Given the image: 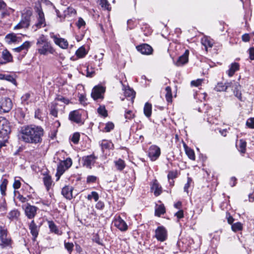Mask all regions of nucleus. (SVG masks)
<instances>
[{"label": "nucleus", "instance_id": "1", "mask_svg": "<svg viewBox=\"0 0 254 254\" xmlns=\"http://www.w3.org/2000/svg\"><path fill=\"white\" fill-rule=\"evenodd\" d=\"M44 133V129L41 127L30 125L21 127L19 136L25 143L38 144L42 142Z\"/></svg>", "mask_w": 254, "mask_h": 254}, {"label": "nucleus", "instance_id": "2", "mask_svg": "<svg viewBox=\"0 0 254 254\" xmlns=\"http://www.w3.org/2000/svg\"><path fill=\"white\" fill-rule=\"evenodd\" d=\"M37 45L38 47L37 49L39 54L42 55H47L48 54H53L55 50L52 46L45 37L42 35L37 40Z\"/></svg>", "mask_w": 254, "mask_h": 254}, {"label": "nucleus", "instance_id": "3", "mask_svg": "<svg viewBox=\"0 0 254 254\" xmlns=\"http://www.w3.org/2000/svg\"><path fill=\"white\" fill-rule=\"evenodd\" d=\"M35 8L38 14L37 17V22L33 26V28L36 27L35 30H37L38 29L45 27L46 25V23L44 13L42 9L41 5H37Z\"/></svg>", "mask_w": 254, "mask_h": 254}, {"label": "nucleus", "instance_id": "4", "mask_svg": "<svg viewBox=\"0 0 254 254\" xmlns=\"http://www.w3.org/2000/svg\"><path fill=\"white\" fill-rule=\"evenodd\" d=\"M0 246L3 248L11 245L12 240L10 237L8 236V231L4 226L0 225Z\"/></svg>", "mask_w": 254, "mask_h": 254}, {"label": "nucleus", "instance_id": "5", "mask_svg": "<svg viewBox=\"0 0 254 254\" xmlns=\"http://www.w3.org/2000/svg\"><path fill=\"white\" fill-rule=\"evenodd\" d=\"M10 131L8 121L3 117H0V137H5Z\"/></svg>", "mask_w": 254, "mask_h": 254}, {"label": "nucleus", "instance_id": "6", "mask_svg": "<svg viewBox=\"0 0 254 254\" xmlns=\"http://www.w3.org/2000/svg\"><path fill=\"white\" fill-rule=\"evenodd\" d=\"M12 107V103L11 99L7 97L0 98V113L9 112Z\"/></svg>", "mask_w": 254, "mask_h": 254}, {"label": "nucleus", "instance_id": "7", "mask_svg": "<svg viewBox=\"0 0 254 254\" xmlns=\"http://www.w3.org/2000/svg\"><path fill=\"white\" fill-rule=\"evenodd\" d=\"M72 160L70 158H67L64 161H61L58 165L56 176H60L63 175L65 171L72 165Z\"/></svg>", "mask_w": 254, "mask_h": 254}, {"label": "nucleus", "instance_id": "8", "mask_svg": "<svg viewBox=\"0 0 254 254\" xmlns=\"http://www.w3.org/2000/svg\"><path fill=\"white\" fill-rule=\"evenodd\" d=\"M97 159L98 157L95 156L94 153L90 155L84 156L82 158V165L84 167L91 169Z\"/></svg>", "mask_w": 254, "mask_h": 254}, {"label": "nucleus", "instance_id": "9", "mask_svg": "<svg viewBox=\"0 0 254 254\" xmlns=\"http://www.w3.org/2000/svg\"><path fill=\"white\" fill-rule=\"evenodd\" d=\"M155 237L160 242L166 241L168 237L166 229L163 226H159L155 230Z\"/></svg>", "mask_w": 254, "mask_h": 254}, {"label": "nucleus", "instance_id": "10", "mask_svg": "<svg viewBox=\"0 0 254 254\" xmlns=\"http://www.w3.org/2000/svg\"><path fill=\"white\" fill-rule=\"evenodd\" d=\"M64 107V105H60L56 102H53L50 107V114L54 117L57 118L58 113H63Z\"/></svg>", "mask_w": 254, "mask_h": 254}, {"label": "nucleus", "instance_id": "11", "mask_svg": "<svg viewBox=\"0 0 254 254\" xmlns=\"http://www.w3.org/2000/svg\"><path fill=\"white\" fill-rule=\"evenodd\" d=\"M38 209V208L36 206L28 203L24 209L25 214L28 219H32L36 215Z\"/></svg>", "mask_w": 254, "mask_h": 254}, {"label": "nucleus", "instance_id": "12", "mask_svg": "<svg viewBox=\"0 0 254 254\" xmlns=\"http://www.w3.org/2000/svg\"><path fill=\"white\" fill-rule=\"evenodd\" d=\"M50 37L53 39L54 43L61 48L64 49L67 48L68 43L65 39L58 37L53 33L50 34Z\"/></svg>", "mask_w": 254, "mask_h": 254}, {"label": "nucleus", "instance_id": "13", "mask_svg": "<svg viewBox=\"0 0 254 254\" xmlns=\"http://www.w3.org/2000/svg\"><path fill=\"white\" fill-rule=\"evenodd\" d=\"M31 13L23 16L21 21L14 27V29L27 28L30 25Z\"/></svg>", "mask_w": 254, "mask_h": 254}, {"label": "nucleus", "instance_id": "14", "mask_svg": "<svg viewBox=\"0 0 254 254\" xmlns=\"http://www.w3.org/2000/svg\"><path fill=\"white\" fill-rule=\"evenodd\" d=\"M105 91V88L102 86H96L92 90L91 96L95 100L98 99H102L103 98V94L104 93Z\"/></svg>", "mask_w": 254, "mask_h": 254}, {"label": "nucleus", "instance_id": "15", "mask_svg": "<svg viewBox=\"0 0 254 254\" xmlns=\"http://www.w3.org/2000/svg\"><path fill=\"white\" fill-rule=\"evenodd\" d=\"M160 149L156 145H152L149 147L148 156L152 161L156 160L160 155Z\"/></svg>", "mask_w": 254, "mask_h": 254}, {"label": "nucleus", "instance_id": "16", "mask_svg": "<svg viewBox=\"0 0 254 254\" xmlns=\"http://www.w3.org/2000/svg\"><path fill=\"white\" fill-rule=\"evenodd\" d=\"M28 226L30 233L33 237V240L35 241L38 236L40 226L37 225L34 220L29 223Z\"/></svg>", "mask_w": 254, "mask_h": 254}, {"label": "nucleus", "instance_id": "17", "mask_svg": "<svg viewBox=\"0 0 254 254\" xmlns=\"http://www.w3.org/2000/svg\"><path fill=\"white\" fill-rule=\"evenodd\" d=\"M80 110H74L70 112L69 119L77 124H83L81 120V113Z\"/></svg>", "mask_w": 254, "mask_h": 254}, {"label": "nucleus", "instance_id": "18", "mask_svg": "<svg viewBox=\"0 0 254 254\" xmlns=\"http://www.w3.org/2000/svg\"><path fill=\"white\" fill-rule=\"evenodd\" d=\"M113 222L115 226L122 231H125L127 229V223L120 216H117Z\"/></svg>", "mask_w": 254, "mask_h": 254}, {"label": "nucleus", "instance_id": "19", "mask_svg": "<svg viewBox=\"0 0 254 254\" xmlns=\"http://www.w3.org/2000/svg\"><path fill=\"white\" fill-rule=\"evenodd\" d=\"M137 50L140 52L142 54L149 55L152 54V48L147 44H142L138 45L136 47Z\"/></svg>", "mask_w": 254, "mask_h": 254}, {"label": "nucleus", "instance_id": "20", "mask_svg": "<svg viewBox=\"0 0 254 254\" xmlns=\"http://www.w3.org/2000/svg\"><path fill=\"white\" fill-rule=\"evenodd\" d=\"M31 46V42L29 41H26L19 47L13 49V51L17 53L21 52L23 54V56H24L27 54V52Z\"/></svg>", "mask_w": 254, "mask_h": 254}, {"label": "nucleus", "instance_id": "21", "mask_svg": "<svg viewBox=\"0 0 254 254\" xmlns=\"http://www.w3.org/2000/svg\"><path fill=\"white\" fill-rule=\"evenodd\" d=\"M189 55V50H186L184 54L178 59L177 62L175 63V64L178 66H180L187 64L188 62Z\"/></svg>", "mask_w": 254, "mask_h": 254}, {"label": "nucleus", "instance_id": "22", "mask_svg": "<svg viewBox=\"0 0 254 254\" xmlns=\"http://www.w3.org/2000/svg\"><path fill=\"white\" fill-rule=\"evenodd\" d=\"M73 188L71 186H65L62 190V193L64 197L68 200H70L72 198Z\"/></svg>", "mask_w": 254, "mask_h": 254}, {"label": "nucleus", "instance_id": "23", "mask_svg": "<svg viewBox=\"0 0 254 254\" xmlns=\"http://www.w3.org/2000/svg\"><path fill=\"white\" fill-rule=\"evenodd\" d=\"M151 189L156 196L159 195L162 193V188L156 180L153 182Z\"/></svg>", "mask_w": 254, "mask_h": 254}, {"label": "nucleus", "instance_id": "24", "mask_svg": "<svg viewBox=\"0 0 254 254\" xmlns=\"http://www.w3.org/2000/svg\"><path fill=\"white\" fill-rule=\"evenodd\" d=\"M100 145L103 152L106 149H112L114 148L113 143L107 140H103Z\"/></svg>", "mask_w": 254, "mask_h": 254}, {"label": "nucleus", "instance_id": "25", "mask_svg": "<svg viewBox=\"0 0 254 254\" xmlns=\"http://www.w3.org/2000/svg\"><path fill=\"white\" fill-rule=\"evenodd\" d=\"M230 86H231L230 83L224 84L222 82H219L214 88V90L217 92L224 91Z\"/></svg>", "mask_w": 254, "mask_h": 254}, {"label": "nucleus", "instance_id": "26", "mask_svg": "<svg viewBox=\"0 0 254 254\" xmlns=\"http://www.w3.org/2000/svg\"><path fill=\"white\" fill-rule=\"evenodd\" d=\"M239 64L237 63H232L231 64L229 69L228 70L229 76H232L235 72L239 69Z\"/></svg>", "mask_w": 254, "mask_h": 254}, {"label": "nucleus", "instance_id": "27", "mask_svg": "<svg viewBox=\"0 0 254 254\" xmlns=\"http://www.w3.org/2000/svg\"><path fill=\"white\" fill-rule=\"evenodd\" d=\"M7 5L3 0H0V11H2L1 18H3L8 15L7 11Z\"/></svg>", "mask_w": 254, "mask_h": 254}, {"label": "nucleus", "instance_id": "28", "mask_svg": "<svg viewBox=\"0 0 254 254\" xmlns=\"http://www.w3.org/2000/svg\"><path fill=\"white\" fill-rule=\"evenodd\" d=\"M184 146L188 157L192 160H195V156L194 151L189 147L186 144H184Z\"/></svg>", "mask_w": 254, "mask_h": 254}, {"label": "nucleus", "instance_id": "29", "mask_svg": "<svg viewBox=\"0 0 254 254\" xmlns=\"http://www.w3.org/2000/svg\"><path fill=\"white\" fill-rule=\"evenodd\" d=\"M43 180L47 190H49L53 183L51 177L48 175H44Z\"/></svg>", "mask_w": 254, "mask_h": 254}, {"label": "nucleus", "instance_id": "30", "mask_svg": "<svg viewBox=\"0 0 254 254\" xmlns=\"http://www.w3.org/2000/svg\"><path fill=\"white\" fill-rule=\"evenodd\" d=\"M214 110L212 109H209L207 112H205V114H206V115L207 116L206 119L208 122H209L210 124H214V120H216V118H215L213 119V116H215L214 115Z\"/></svg>", "mask_w": 254, "mask_h": 254}, {"label": "nucleus", "instance_id": "31", "mask_svg": "<svg viewBox=\"0 0 254 254\" xmlns=\"http://www.w3.org/2000/svg\"><path fill=\"white\" fill-rule=\"evenodd\" d=\"M2 57L5 61L4 62H5V64L12 61V57L11 54L7 50H4L2 51Z\"/></svg>", "mask_w": 254, "mask_h": 254}, {"label": "nucleus", "instance_id": "32", "mask_svg": "<svg viewBox=\"0 0 254 254\" xmlns=\"http://www.w3.org/2000/svg\"><path fill=\"white\" fill-rule=\"evenodd\" d=\"M114 163L117 169L120 171H122L126 166L125 161L121 159L115 161Z\"/></svg>", "mask_w": 254, "mask_h": 254}, {"label": "nucleus", "instance_id": "33", "mask_svg": "<svg viewBox=\"0 0 254 254\" xmlns=\"http://www.w3.org/2000/svg\"><path fill=\"white\" fill-rule=\"evenodd\" d=\"M166 212L165 207L163 204L159 205L156 206L155 211L156 216H160L162 214H164Z\"/></svg>", "mask_w": 254, "mask_h": 254}, {"label": "nucleus", "instance_id": "34", "mask_svg": "<svg viewBox=\"0 0 254 254\" xmlns=\"http://www.w3.org/2000/svg\"><path fill=\"white\" fill-rule=\"evenodd\" d=\"M144 113L148 118L151 116L152 114V105L151 104L148 102L145 103L144 107Z\"/></svg>", "mask_w": 254, "mask_h": 254}, {"label": "nucleus", "instance_id": "35", "mask_svg": "<svg viewBox=\"0 0 254 254\" xmlns=\"http://www.w3.org/2000/svg\"><path fill=\"white\" fill-rule=\"evenodd\" d=\"M125 96L127 97H131V102L133 103V99L135 98V92L129 88L126 89L124 92Z\"/></svg>", "mask_w": 254, "mask_h": 254}, {"label": "nucleus", "instance_id": "36", "mask_svg": "<svg viewBox=\"0 0 254 254\" xmlns=\"http://www.w3.org/2000/svg\"><path fill=\"white\" fill-rule=\"evenodd\" d=\"M241 88V86L238 83H236L234 93L236 97L240 101H242V94L240 91Z\"/></svg>", "mask_w": 254, "mask_h": 254}, {"label": "nucleus", "instance_id": "37", "mask_svg": "<svg viewBox=\"0 0 254 254\" xmlns=\"http://www.w3.org/2000/svg\"><path fill=\"white\" fill-rule=\"evenodd\" d=\"M247 142L243 140H239V144L238 146V150L242 154H244L246 150Z\"/></svg>", "mask_w": 254, "mask_h": 254}, {"label": "nucleus", "instance_id": "38", "mask_svg": "<svg viewBox=\"0 0 254 254\" xmlns=\"http://www.w3.org/2000/svg\"><path fill=\"white\" fill-rule=\"evenodd\" d=\"M0 79L5 80L8 81L14 84H16V80L13 78L12 75H5V74H0Z\"/></svg>", "mask_w": 254, "mask_h": 254}, {"label": "nucleus", "instance_id": "39", "mask_svg": "<svg viewBox=\"0 0 254 254\" xmlns=\"http://www.w3.org/2000/svg\"><path fill=\"white\" fill-rule=\"evenodd\" d=\"M48 223L51 232L57 234H59V230L53 221H49Z\"/></svg>", "mask_w": 254, "mask_h": 254}, {"label": "nucleus", "instance_id": "40", "mask_svg": "<svg viewBox=\"0 0 254 254\" xmlns=\"http://www.w3.org/2000/svg\"><path fill=\"white\" fill-rule=\"evenodd\" d=\"M7 184L8 181L6 179H4L0 185V191L1 194L3 196L6 194L5 191L6 190Z\"/></svg>", "mask_w": 254, "mask_h": 254}, {"label": "nucleus", "instance_id": "41", "mask_svg": "<svg viewBox=\"0 0 254 254\" xmlns=\"http://www.w3.org/2000/svg\"><path fill=\"white\" fill-rule=\"evenodd\" d=\"M5 38L8 41V43L16 42L18 41L19 38L14 33L9 34L6 36Z\"/></svg>", "mask_w": 254, "mask_h": 254}, {"label": "nucleus", "instance_id": "42", "mask_svg": "<svg viewBox=\"0 0 254 254\" xmlns=\"http://www.w3.org/2000/svg\"><path fill=\"white\" fill-rule=\"evenodd\" d=\"M232 230L235 232L241 231L243 229V225L241 222H237L231 225Z\"/></svg>", "mask_w": 254, "mask_h": 254}, {"label": "nucleus", "instance_id": "43", "mask_svg": "<svg viewBox=\"0 0 254 254\" xmlns=\"http://www.w3.org/2000/svg\"><path fill=\"white\" fill-rule=\"evenodd\" d=\"M20 215L19 212L16 209L11 210L9 213L8 215V217L10 219H13L17 218Z\"/></svg>", "mask_w": 254, "mask_h": 254}, {"label": "nucleus", "instance_id": "44", "mask_svg": "<svg viewBox=\"0 0 254 254\" xmlns=\"http://www.w3.org/2000/svg\"><path fill=\"white\" fill-rule=\"evenodd\" d=\"M165 90L166 91V98L167 101L168 102L172 101V91L171 88L170 86H167L165 88Z\"/></svg>", "mask_w": 254, "mask_h": 254}, {"label": "nucleus", "instance_id": "45", "mask_svg": "<svg viewBox=\"0 0 254 254\" xmlns=\"http://www.w3.org/2000/svg\"><path fill=\"white\" fill-rule=\"evenodd\" d=\"M7 210V205L6 201L4 199L0 201V212L5 214Z\"/></svg>", "mask_w": 254, "mask_h": 254}, {"label": "nucleus", "instance_id": "46", "mask_svg": "<svg viewBox=\"0 0 254 254\" xmlns=\"http://www.w3.org/2000/svg\"><path fill=\"white\" fill-rule=\"evenodd\" d=\"M86 54L85 48L83 47L79 48L76 52V55L79 58L84 57Z\"/></svg>", "mask_w": 254, "mask_h": 254}, {"label": "nucleus", "instance_id": "47", "mask_svg": "<svg viewBox=\"0 0 254 254\" xmlns=\"http://www.w3.org/2000/svg\"><path fill=\"white\" fill-rule=\"evenodd\" d=\"M57 101L62 102L64 104H66V105L68 104L69 103V100L68 99H67V98H65L64 97H63L62 96H60V95L58 96L56 98L54 102H57Z\"/></svg>", "mask_w": 254, "mask_h": 254}, {"label": "nucleus", "instance_id": "48", "mask_svg": "<svg viewBox=\"0 0 254 254\" xmlns=\"http://www.w3.org/2000/svg\"><path fill=\"white\" fill-rule=\"evenodd\" d=\"M114 127V124L111 122H108L106 124V126L103 129V131L110 132L111 130L113 129Z\"/></svg>", "mask_w": 254, "mask_h": 254}, {"label": "nucleus", "instance_id": "49", "mask_svg": "<svg viewBox=\"0 0 254 254\" xmlns=\"http://www.w3.org/2000/svg\"><path fill=\"white\" fill-rule=\"evenodd\" d=\"M134 117V114L131 110L125 111V118L127 120H131Z\"/></svg>", "mask_w": 254, "mask_h": 254}, {"label": "nucleus", "instance_id": "50", "mask_svg": "<svg viewBox=\"0 0 254 254\" xmlns=\"http://www.w3.org/2000/svg\"><path fill=\"white\" fill-rule=\"evenodd\" d=\"M93 198L95 201H97L99 199V195L96 191H92L91 194H89L87 196V199L88 200H91Z\"/></svg>", "mask_w": 254, "mask_h": 254}, {"label": "nucleus", "instance_id": "51", "mask_svg": "<svg viewBox=\"0 0 254 254\" xmlns=\"http://www.w3.org/2000/svg\"><path fill=\"white\" fill-rule=\"evenodd\" d=\"M98 113L103 116L106 117L108 116L107 111L105 107L100 106L98 109Z\"/></svg>", "mask_w": 254, "mask_h": 254}, {"label": "nucleus", "instance_id": "52", "mask_svg": "<svg viewBox=\"0 0 254 254\" xmlns=\"http://www.w3.org/2000/svg\"><path fill=\"white\" fill-rule=\"evenodd\" d=\"M100 5L101 7L105 9L109 10V3L107 0H100Z\"/></svg>", "mask_w": 254, "mask_h": 254}, {"label": "nucleus", "instance_id": "53", "mask_svg": "<svg viewBox=\"0 0 254 254\" xmlns=\"http://www.w3.org/2000/svg\"><path fill=\"white\" fill-rule=\"evenodd\" d=\"M178 176V172L177 171H170L169 172L167 177L168 180L174 179Z\"/></svg>", "mask_w": 254, "mask_h": 254}, {"label": "nucleus", "instance_id": "54", "mask_svg": "<svg viewBox=\"0 0 254 254\" xmlns=\"http://www.w3.org/2000/svg\"><path fill=\"white\" fill-rule=\"evenodd\" d=\"M76 11L72 7H68L67 8L66 10H64V17H65L67 15L69 14H75Z\"/></svg>", "mask_w": 254, "mask_h": 254}, {"label": "nucleus", "instance_id": "55", "mask_svg": "<svg viewBox=\"0 0 254 254\" xmlns=\"http://www.w3.org/2000/svg\"><path fill=\"white\" fill-rule=\"evenodd\" d=\"M202 44L204 46L205 48L206 49L208 47H212L213 46L212 43L208 40L207 39L205 38L201 40Z\"/></svg>", "mask_w": 254, "mask_h": 254}, {"label": "nucleus", "instance_id": "56", "mask_svg": "<svg viewBox=\"0 0 254 254\" xmlns=\"http://www.w3.org/2000/svg\"><path fill=\"white\" fill-rule=\"evenodd\" d=\"M80 137V134L78 132L74 133L71 137V141L74 143H78Z\"/></svg>", "mask_w": 254, "mask_h": 254}, {"label": "nucleus", "instance_id": "57", "mask_svg": "<svg viewBox=\"0 0 254 254\" xmlns=\"http://www.w3.org/2000/svg\"><path fill=\"white\" fill-rule=\"evenodd\" d=\"M246 125L250 128H254V118H251L248 119Z\"/></svg>", "mask_w": 254, "mask_h": 254}, {"label": "nucleus", "instance_id": "58", "mask_svg": "<svg viewBox=\"0 0 254 254\" xmlns=\"http://www.w3.org/2000/svg\"><path fill=\"white\" fill-rule=\"evenodd\" d=\"M30 97V94L27 93L23 95L21 97L22 103L23 104H28V101Z\"/></svg>", "mask_w": 254, "mask_h": 254}, {"label": "nucleus", "instance_id": "59", "mask_svg": "<svg viewBox=\"0 0 254 254\" xmlns=\"http://www.w3.org/2000/svg\"><path fill=\"white\" fill-rule=\"evenodd\" d=\"M73 244L72 243H65L64 242V247L65 249L68 251V252L70 254L71 252L73 250Z\"/></svg>", "mask_w": 254, "mask_h": 254}, {"label": "nucleus", "instance_id": "60", "mask_svg": "<svg viewBox=\"0 0 254 254\" xmlns=\"http://www.w3.org/2000/svg\"><path fill=\"white\" fill-rule=\"evenodd\" d=\"M203 81L202 79H197L196 80H192L191 81V85L195 87L200 85Z\"/></svg>", "mask_w": 254, "mask_h": 254}, {"label": "nucleus", "instance_id": "61", "mask_svg": "<svg viewBox=\"0 0 254 254\" xmlns=\"http://www.w3.org/2000/svg\"><path fill=\"white\" fill-rule=\"evenodd\" d=\"M192 182V179L190 178H188L187 180V183L185 184L184 186V191L188 193V189L190 187V184Z\"/></svg>", "mask_w": 254, "mask_h": 254}, {"label": "nucleus", "instance_id": "62", "mask_svg": "<svg viewBox=\"0 0 254 254\" xmlns=\"http://www.w3.org/2000/svg\"><path fill=\"white\" fill-rule=\"evenodd\" d=\"M97 180V177L94 176H88L87 178L86 182L87 183H93Z\"/></svg>", "mask_w": 254, "mask_h": 254}, {"label": "nucleus", "instance_id": "63", "mask_svg": "<svg viewBox=\"0 0 254 254\" xmlns=\"http://www.w3.org/2000/svg\"><path fill=\"white\" fill-rule=\"evenodd\" d=\"M76 25L80 28L85 25V22L82 18H79Z\"/></svg>", "mask_w": 254, "mask_h": 254}, {"label": "nucleus", "instance_id": "64", "mask_svg": "<svg viewBox=\"0 0 254 254\" xmlns=\"http://www.w3.org/2000/svg\"><path fill=\"white\" fill-rule=\"evenodd\" d=\"M104 203L103 202L99 201L96 204V208L97 209L102 210L104 207Z\"/></svg>", "mask_w": 254, "mask_h": 254}]
</instances>
